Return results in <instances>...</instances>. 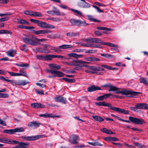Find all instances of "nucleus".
Segmentation results:
<instances>
[{"label": "nucleus", "mask_w": 148, "mask_h": 148, "mask_svg": "<svg viewBox=\"0 0 148 148\" xmlns=\"http://www.w3.org/2000/svg\"><path fill=\"white\" fill-rule=\"evenodd\" d=\"M83 2L80 3V6L83 8H89L92 5L86 2L85 0L82 1Z\"/></svg>", "instance_id": "nucleus-19"}, {"label": "nucleus", "mask_w": 148, "mask_h": 148, "mask_svg": "<svg viewBox=\"0 0 148 148\" xmlns=\"http://www.w3.org/2000/svg\"><path fill=\"white\" fill-rule=\"evenodd\" d=\"M85 60L88 61L92 62L98 61L100 60V59L99 58L92 57L86 58Z\"/></svg>", "instance_id": "nucleus-26"}, {"label": "nucleus", "mask_w": 148, "mask_h": 148, "mask_svg": "<svg viewBox=\"0 0 148 148\" xmlns=\"http://www.w3.org/2000/svg\"><path fill=\"white\" fill-rule=\"evenodd\" d=\"M136 106L137 110L138 109H148V104L145 103H138Z\"/></svg>", "instance_id": "nucleus-12"}, {"label": "nucleus", "mask_w": 148, "mask_h": 148, "mask_svg": "<svg viewBox=\"0 0 148 148\" xmlns=\"http://www.w3.org/2000/svg\"><path fill=\"white\" fill-rule=\"evenodd\" d=\"M36 57L38 60H45V56L38 55H37Z\"/></svg>", "instance_id": "nucleus-50"}, {"label": "nucleus", "mask_w": 148, "mask_h": 148, "mask_svg": "<svg viewBox=\"0 0 148 148\" xmlns=\"http://www.w3.org/2000/svg\"><path fill=\"white\" fill-rule=\"evenodd\" d=\"M73 47V46L69 45H64L60 46L59 47V49H66Z\"/></svg>", "instance_id": "nucleus-30"}, {"label": "nucleus", "mask_w": 148, "mask_h": 148, "mask_svg": "<svg viewBox=\"0 0 148 148\" xmlns=\"http://www.w3.org/2000/svg\"><path fill=\"white\" fill-rule=\"evenodd\" d=\"M104 45H107L109 46L112 47H119V46L116 45L115 44L112 43H109L107 42H104Z\"/></svg>", "instance_id": "nucleus-36"}, {"label": "nucleus", "mask_w": 148, "mask_h": 148, "mask_svg": "<svg viewBox=\"0 0 148 148\" xmlns=\"http://www.w3.org/2000/svg\"><path fill=\"white\" fill-rule=\"evenodd\" d=\"M71 10L73 12L76 13L77 15L82 16V13L81 12L79 11L78 10H75L73 9H71Z\"/></svg>", "instance_id": "nucleus-46"}, {"label": "nucleus", "mask_w": 148, "mask_h": 148, "mask_svg": "<svg viewBox=\"0 0 148 148\" xmlns=\"http://www.w3.org/2000/svg\"><path fill=\"white\" fill-rule=\"evenodd\" d=\"M25 37H23L24 42L26 43L33 46H37L40 45V42H43L47 40L46 39H38L34 37L33 36H32L31 38L24 35Z\"/></svg>", "instance_id": "nucleus-1"}, {"label": "nucleus", "mask_w": 148, "mask_h": 148, "mask_svg": "<svg viewBox=\"0 0 148 148\" xmlns=\"http://www.w3.org/2000/svg\"><path fill=\"white\" fill-rule=\"evenodd\" d=\"M8 82L10 83L14 86L16 85L19 86H24L29 83V82L25 80H15L12 79H8Z\"/></svg>", "instance_id": "nucleus-6"}, {"label": "nucleus", "mask_w": 148, "mask_h": 148, "mask_svg": "<svg viewBox=\"0 0 148 148\" xmlns=\"http://www.w3.org/2000/svg\"><path fill=\"white\" fill-rule=\"evenodd\" d=\"M75 63V67L74 69L77 70H80L82 69L83 67H87V64H89L90 62L82 60H74V61Z\"/></svg>", "instance_id": "nucleus-5"}, {"label": "nucleus", "mask_w": 148, "mask_h": 148, "mask_svg": "<svg viewBox=\"0 0 148 148\" xmlns=\"http://www.w3.org/2000/svg\"><path fill=\"white\" fill-rule=\"evenodd\" d=\"M101 56H104L106 58H108L109 57H111L112 55L110 54L106 53H101Z\"/></svg>", "instance_id": "nucleus-53"}, {"label": "nucleus", "mask_w": 148, "mask_h": 148, "mask_svg": "<svg viewBox=\"0 0 148 148\" xmlns=\"http://www.w3.org/2000/svg\"><path fill=\"white\" fill-rule=\"evenodd\" d=\"M51 55L47 54L45 56V60H51L52 59Z\"/></svg>", "instance_id": "nucleus-43"}, {"label": "nucleus", "mask_w": 148, "mask_h": 148, "mask_svg": "<svg viewBox=\"0 0 148 148\" xmlns=\"http://www.w3.org/2000/svg\"><path fill=\"white\" fill-rule=\"evenodd\" d=\"M101 132L103 133H105L108 134H113V132L111 130H108L105 128H104L101 130Z\"/></svg>", "instance_id": "nucleus-28"}, {"label": "nucleus", "mask_w": 148, "mask_h": 148, "mask_svg": "<svg viewBox=\"0 0 148 148\" xmlns=\"http://www.w3.org/2000/svg\"><path fill=\"white\" fill-rule=\"evenodd\" d=\"M49 66L50 69H59L61 68V66L60 65L53 64H49Z\"/></svg>", "instance_id": "nucleus-24"}, {"label": "nucleus", "mask_w": 148, "mask_h": 148, "mask_svg": "<svg viewBox=\"0 0 148 148\" xmlns=\"http://www.w3.org/2000/svg\"><path fill=\"white\" fill-rule=\"evenodd\" d=\"M93 118L96 121H103L104 119L101 116H93Z\"/></svg>", "instance_id": "nucleus-27"}, {"label": "nucleus", "mask_w": 148, "mask_h": 148, "mask_svg": "<svg viewBox=\"0 0 148 148\" xmlns=\"http://www.w3.org/2000/svg\"><path fill=\"white\" fill-rule=\"evenodd\" d=\"M33 16L36 17H42L43 15L41 12H34Z\"/></svg>", "instance_id": "nucleus-42"}, {"label": "nucleus", "mask_w": 148, "mask_h": 148, "mask_svg": "<svg viewBox=\"0 0 148 148\" xmlns=\"http://www.w3.org/2000/svg\"><path fill=\"white\" fill-rule=\"evenodd\" d=\"M66 35L71 37H76L79 36V34L78 33H74L73 32H71L67 33Z\"/></svg>", "instance_id": "nucleus-33"}, {"label": "nucleus", "mask_w": 148, "mask_h": 148, "mask_svg": "<svg viewBox=\"0 0 148 148\" xmlns=\"http://www.w3.org/2000/svg\"><path fill=\"white\" fill-rule=\"evenodd\" d=\"M79 140V137L78 136L74 135L73 136L72 139L71 141L69 140L71 144H76L78 143Z\"/></svg>", "instance_id": "nucleus-15"}, {"label": "nucleus", "mask_w": 148, "mask_h": 148, "mask_svg": "<svg viewBox=\"0 0 148 148\" xmlns=\"http://www.w3.org/2000/svg\"><path fill=\"white\" fill-rule=\"evenodd\" d=\"M54 74L55 75H56V76L58 77H62L64 76V74L62 72L56 71H55Z\"/></svg>", "instance_id": "nucleus-39"}, {"label": "nucleus", "mask_w": 148, "mask_h": 148, "mask_svg": "<svg viewBox=\"0 0 148 148\" xmlns=\"http://www.w3.org/2000/svg\"><path fill=\"white\" fill-rule=\"evenodd\" d=\"M39 116L40 117H42L44 118H54L57 117V116L52 114H48L47 113H46L44 114H40Z\"/></svg>", "instance_id": "nucleus-18"}, {"label": "nucleus", "mask_w": 148, "mask_h": 148, "mask_svg": "<svg viewBox=\"0 0 148 148\" xmlns=\"http://www.w3.org/2000/svg\"><path fill=\"white\" fill-rule=\"evenodd\" d=\"M53 8L54 9L52 10L53 12V15H56L58 16H59L60 14L59 10L55 7L54 6L53 7Z\"/></svg>", "instance_id": "nucleus-29"}, {"label": "nucleus", "mask_w": 148, "mask_h": 148, "mask_svg": "<svg viewBox=\"0 0 148 148\" xmlns=\"http://www.w3.org/2000/svg\"><path fill=\"white\" fill-rule=\"evenodd\" d=\"M118 88L116 87L111 85L108 91H115L116 94L121 93L122 95H131L137 96L138 94L141 93V92H140L128 90H118Z\"/></svg>", "instance_id": "nucleus-2"}, {"label": "nucleus", "mask_w": 148, "mask_h": 148, "mask_svg": "<svg viewBox=\"0 0 148 148\" xmlns=\"http://www.w3.org/2000/svg\"><path fill=\"white\" fill-rule=\"evenodd\" d=\"M54 99L57 102H61L64 104L66 103L67 102L66 99L61 96L55 97Z\"/></svg>", "instance_id": "nucleus-17"}, {"label": "nucleus", "mask_w": 148, "mask_h": 148, "mask_svg": "<svg viewBox=\"0 0 148 148\" xmlns=\"http://www.w3.org/2000/svg\"><path fill=\"white\" fill-rule=\"evenodd\" d=\"M31 106L32 107L36 108H44L45 106V105L38 103H32Z\"/></svg>", "instance_id": "nucleus-16"}, {"label": "nucleus", "mask_w": 148, "mask_h": 148, "mask_svg": "<svg viewBox=\"0 0 148 148\" xmlns=\"http://www.w3.org/2000/svg\"><path fill=\"white\" fill-rule=\"evenodd\" d=\"M129 119L130 121L123 119V121L128 123H130L131 121L135 124L139 125H142L145 123V121L141 118H138L133 116H130L129 117Z\"/></svg>", "instance_id": "nucleus-4"}, {"label": "nucleus", "mask_w": 148, "mask_h": 148, "mask_svg": "<svg viewBox=\"0 0 148 148\" xmlns=\"http://www.w3.org/2000/svg\"><path fill=\"white\" fill-rule=\"evenodd\" d=\"M90 47L101 48L102 47L100 45H97L95 44H90Z\"/></svg>", "instance_id": "nucleus-47"}, {"label": "nucleus", "mask_w": 148, "mask_h": 148, "mask_svg": "<svg viewBox=\"0 0 148 148\" xmlns=\"http://www.w3.org/2000/svg\"><path fill=\"white\" fill-rule=\"evenodd\" d=\"M111 110L117 112L123 113L125 114H129V112L128 110H125L123 109L115 107H112Z\"/></svg>", "instance_id": "nucleus-9"}, {"label": "nucleus", "mask_w": 148, "mask_h": 148, "mask_svg": "<svg viewBox=\"0 0 148 148\" xmlns=\"http://www.w3.org/2000/svg\"><path fill=\"white\" fill-rule=\"evenodd\" d=\"M89 25V24L87 23L84 20L81 21L79 20L78 23V26H83L86 27Z\"/></svg>", "instance_id": "nucleus-23"}, {"label": "nucleus", "mask_w": 148, "mask_h": 148, "mask_svg": "<svg viewBox=\"0 0 148 148\" xmlns=\"http://www.w3.org/2000/svg\"><path fill=\"white\" fill-rule=\"evenodd\" d=\"M101 89L98 86H91L87 88V90L90 92H92L97 90H100Z\"/></svg>", "instance_id": "nucleus-21"}, {"label": "nucleus", "mask_w": 148, "mask_h": 148, "mask_svg": "<svg viewBox=\"0 0 148 148\" xmlns=\"http://www.w3.org/2000/svg\"><path fill=\"white\" fill-rule=\"evenodd\" d=\"M44 135H38L35 136H27V141H32L36 140L45 137Z\"/></svg>", "instance_id": "nucleus-10"}, {"label": "nucleus", "mask_w": 148, "mask_h": 148, "mask_svg": "<svg viewBox=\"0 0 148 148\" xmlns=\"http://www.w3.org/2000/svg\"><path fill=\"white\" fill-rule=\"evenodd\" d=\"M14 133L16 132H21L24 131V128L23 127H18L14 129Z\"/></svg>", "instance_id": "nucleus-35"}, {"label": "nucleus", "mask_w": 148, "mask_h": 148, "mask_svg": "<svg viewBox=\"0 0 148 148\" xmlns=\"http://www.w3.org/2000/svg\"><path fill=\"white\" fill-rule=\"evenodd\" d=\"M47 19L51 20L54 21H61L60 19L58 17L49 18H47Z\"/></svg>", "instance_id": "nucleus-44"}, {"label": "nucleus", "mask_w": 148, "mask_h": 148, "mask_svg": "<svg viewBox=\"0 0 148 148\" xmlns=\"http://www.w3.org/2000/svg\"><path fill=\"white\" fill-rule=\"evenodd\" d=\"M97 50H88L85 52L86 53H94L97 52Z\"/></svg>", "instance_id": "nucleus-56"}, {"label": "nucleus", "mask_w": 148, "mask_h": 148, "mask_svg": "<svg viewBox=\"0 0 148 148\" xmlns=\"http://www.w3.org/2000/svg\"><path fill=\"white\" fill-rule=\"evenodd\" d=\"M3 133L11 134L14 133V129L5 130H4Z\"/></svg>", "instance_id": "nucleus-34"}, {"label": "nucleus", "mask_w": 148, "mask_h": 148, "mask_svg": "<svg viewBox=\"0 0 148 148\" xmlns=\"http://www.w3.org/2000/svg\"><path fill=\"white\" fill-rule=\"evenodd\" d=\"M62 79L64 80L65 81L68 82H73V79H69L66 78H63Z\"/></svg>", "instance_id": "nucleus-49"}, {"label": "nucleus", "mask_w": 148, "mask_h": 148, "mask_svg": "<svg viewBox=\"0 0 148 148\" xmlns=\"http://www.w3.org/2000/svg\"><path fill=\"white\" fill-rule=\"evenodd\" d=\"M79 20H75L73 19H71L70 21L72 25H76L78 26Z\"/></svg>", "instance_id": "nucleus-32"}, {"label": "nucleus", "mask_w": 148, "mask_h": 148, "mask_svg": "<svg viewBox=\"0 0 148 148\" xmlns=\"http://www.w3.org/2000/svg\"><path fill=\"white\" fill-rule=\"evenodd\" d=\"M85 41L89 42L90 43H97L100 44L104 45V42L101 40V39L98 38H88L86 39Z\"/></svg>", "instance_id": "nucleus-7"}, {"label": "nucleus", "mask_w": 148, "mask_h": 148, "mask_svg": "<svg viewBox=\"0 0 148 148\" xmlns=\"http://www.w3.org/2000/svg\"><path fill=\"white\" fill-rule=\"evenodd\" d=\"M96 105L98 106H107L109 107L110 108L111 110L112 107H113L111 106V104L106 103V102L103 101L99 102H96L95 103Z\"/></svg>", "instance_id": "nucleus-14"}, {"label": "nucleus", "mask_w": 148, "mask_h": 148, "mask_svg": "<svg viewBox=\"0 0 148 148\" xmlns=\"http://www.w3.org/2000/svg\"><path fill=\"white\" fill-rule=\"evenodd\" d=\"M129 108L130 109L133 111L135 112H138V111L137 110L136 106H135V107H132L130 106L129 107Z\"/></svg>", "instance_id": "nucleus-61"}, {"label": "nucleus", "mask_w": 148, "mask_h": 148, "mask_svg": "<svg viewBox=\"0 0 148 148\" xmlns=\"http://www.w3.org/2000/svg\"><path fill=\"white\" fill-rule=\"evenodd\" d=\"M8 97V94L1 93V98H6Z\"/></svg>", "instance_id": "nucleus-58"}, {"label": "nucleus", "mask_w": 148, "mask_h": 148, "mask_svg": "<svg viewBox=\"0 0 148 148\" xmlns=\"http://www.w3.org/2000/svg\"><path fill=\"white\" fill-rule=\"evenodd\" d=\"M88 17L89 20L91 21L95 22H100V21L94 18L93 16H92L88 15Z\"/></svg>", "instance_id": "nucleus-37"}, {"label": "nucleus", "mask_w": 148, "mask_h": 148, "mask_svg": "<svg viewBox=\"0 0 148 148\" xmlns=\"http://www.w3.org/2000/svg\"><path fill=\"white\" fill-rule=\"evenodd\" d=\"M95 34L97 36H99L101 35V33L99 31H96L95 32Z\"/></svg>", "instance_id": "nucleus-63"}, {"label": "nucleus", "mask_w": 148, "mask_h": 148, "mask_svg": "<svg viewBox=\"0 0 148 148\" xmlns=\"http://www.w3.org/2000/svg\"><path fill=\"white\" fill-rule=\"evenodd\" d=\"M34 12L33 11H29V10H26L24 11V14L26 15H29L31 16H33Z\"/></svg>", "instance_id": "nucleus-45"}, {"label": "nucleus", "mask_w": 148, "mask_h": 148, "mask_svg": "<svg viewBox=\"0 0 148 148\" xmlns=\"http://www.w3.org/2000/svg\"><path fill=\"white\" fill-rule=\"evenodd\" d=\"M10 31L8 30H0V34H9Z\"/></svg>", "instance_id": "nucleus-60"}, {"label": "nucleus", "mask_w": 148, "mask_h": 148, "mask_svg": "<svg viewBox=\"0 0 148 148\" xmlns=\"http://www.w3.org/2000/svg\"><path fill=\"white\" fill-rule=\"evenodd\" d=\"M34 51L36 52H39L40 53H50V51L48 50H46L41 48H37L34 50Z\"/></svg>", "instance_id": "nucleus-20"}, {"label": "nucleus", "mask_w": 148, "mask_h": 148, "mask_svg": "<svg viewBox=\"0 0 148 148\" xmlns=\"http://www.w3.org/2000/svg\"><path fill=\"white\" fill-rule=\"evenodd\" d=\"M98 29L103 30L110 31V29L104 27H97Z\"/></svg>", "instance_id": "nucleus-41"}, {"label": "nucleus", "mask_w": 148, "mask_h": 148, "mask_svg": "<svg viewBox=\"0 0 148 148\" xmlns=\"http://www.w3.org/2000/svg\"><path fill=\"white\" fill-rule=\"evenodd\" d=\"M50 49L51 50H53V51L55 52H59L61 51V50L57 47H50Z\"/></svg>", "instance_id": "nucleus-38"}, {"label": "nucleus", "mask_w": 148, "mask_h": 148, "mask_svg": "<svg viewBox=\"0 0 148 148\" xmlns=\"http://www.w3.org/2000/svg\"><path fill=\"white\" fill-rule=\"evenodd\" d=\"M30 21L32 22L37 24L38 26L42 28L49 29L55 28V27L54 26L47 24L46 22H43L40 20L31 19H30Z\"/></svg>", "instance_id": "nucleus-3"}, {"label": "nucleus", "mask_w": 148, "mask_h": 148, "mask_svg": "<svg viewBox=\"0 0 148 148\" xmlns=\"http://www.w3.org/2000/svg\"><path fill=\"white\" fill-rule=\"evenodd\" d=\"M0 142L7 144H17L18 142L16 140H12L6 138L0 137Z\"/></svg>", "instance_id": "nucleus-8"}, {"label": "nucleus", "mask_w": 148, "mask_h": 148, "mask_svg": "<svg viewBox=\"0 0 148 148\" xmlns=\"http://www.w3.org/2000/svg\"><path fill=\"white\" fill-rule=\"evenodd\" d=\"M19 145H16L15 147H10L9 148H27L28 147L29 144L28 143H25L21 142L18 143Z\"/></svg>", "instance_id": "nucleus-13"}, {"label": "nucleus", "mask_w": 148, "mask_h": 148, "mask_svg": "<svg viewBox=\"0 0 148 148\" xmlns=\"http://www.w3.org/2000/svg\"><path fill=\"white\" fill-rule=\"evenodd\" d=\"M21 48H21V49L22 50L24 51H26L28 50V48L27 47V46L25 44L23 45L22 47Z\"/></svg>", "instance_id": "nucleus-51"}, {"label": "nucleus", "mask_w": 148, "mask_h": 148, "mask_svg": "<svg viewBox=\"0 0 148 148\" xmlns=\"http://www.w3.org/2000/svg\"><path fill=\"white\" fill-rule=\"evenodd\" d=\"M104 99H106L108 98L110 96L112 95V94L110 93L106 94L103 95Z\"/></svg>", "instance_id": "nucleus-64"}, {"label": "nucleus", "mask_w": 148, "mask_h": 148, "mask_svg": "<svg viewBox=\"0 0 148 148\" xmlns=\"http://www.w3.org/2000/svg\"><path fill=\"white\" fill-rule=\"evenodd\" d=\"M139 80L140 83L144 84L145 85H148V81H147V78H145L143 77H140Z\"/></svg>", "instance_id": "nucleus-25"}, {"label": "nucleus", "mask_w": 148, "mask_h": 148, "mask_svg": "<svg viewBox=\"0 0 148 148\" xmlns=\"http://www.w3.org/2000/svg\"><path fill=\"white\" fill-rule=\"evenodd\" d=\"M7 53L8 56L13 57L16 54V52L15 50L11 49L8 51L7 52Z\"/></svg>", "instance_id": "nucleus-22"}, {"label": "nucleus", "mask_w": 148, "mask_h": 148, "mask_svg": "<svg viewBox=\"0 0 148 148\" xmlns=\"http://www.w3.org/2000/svg\"><path fill=\"white\" fill-rule=\"evenodd\" d=\"M51 32L48 29L41 30V34H49Z\"/></svg>", "instance_id": "nucleus-48"}, {"label": "nucleus", "mask_w": 148, "mask_h": 148, "mask_svg": "<svg viewBox=\"0 0 148 148\" xmlns=\"http://www.w3.org/2000/svg\"><path fill=\"white\" fill-rule=\"evenodd\" d=\"M18 23L21 24H27L29 23L27 21L23 19H18Z\"/></svg>", "instance_id": "nucleus-40"}, {"label": "nucleus", "mask_w": 148, "mask_h": 148, "mask_svg": "<svg viewBox=\"0 0 148 148\" xmlns=\"http://www.w3.org/2000/svg\"><path fill=\"white\" fill-rule=\"evenodd\" d=\"M92 6L94 8H95L97 10L98 12L99 13L103 12L104 11L101 10L97 6L95 5H92Z\"/></svg>", "instance_id": "nucleus-52"}, {"label": "nucleus", "mask_w": 148, "mask_h": 148, "mask_svg": "<svg viewBox=\"0 0 148 148\" xmlns=\"http://www.w3.org/2000/svg\"><path fill=\"white\" fill-rule=\"evenodd\" d=\"M19 72L21 74H22V76L27 77V74L25 71H22V70H20L19 71Z\"/></svg>", "instance_id": "nucleus-59"}, {"label": "nucleus", "mask_w": 148, "mask_h": 148, "mask_svg": "<svg viewBox=\"0 0 148 148\" xmlns=\"http://www.w3.org/2000/svg\"><path fill=\"white\" fill-rule=\"evenodd\" d=\"M88 143L90 145L93 146H101L103 145H102L101 144L97 142H88Z\"/></svg>", "instance_id": "nucleus-31"}, {"label": "nucleus", "mask_w": 148, "mask_h": 148, "mask_svg": "<svg viewBox=\"0 0 148 148\" xmlns=\"http://www.w3.org/2000/svg\"><path fill=\"white\" fill-rule=\"evenodd\" d=\"M16 65L17 66L21 67L28 66L29 65L28 64H22L18 63L16 64Z\"/></svg>", "instance_id": "nucleus-57"}, {"label": "nucleus", "mask_w": 148, "mask_h": 148, "mask_svg": "<svg viewBox=\"0 0 148 148\" xmlns=\"http://www.w3.org/2000/svg\"><path fill=\"white\" fill-rule=\"evenodd\" d=\"M84 51V49H76L72 51V52H81Z\"/></svg>", "instance_id": "nucleus-54"}, {"label": "nucleus", "mask_w": 148, "mask_h": 148, "mask_svg": "<svg viewBox=\"0 0 148 148\" xmlns=\"http://www.w3.org/2000/svg\"><path fill=\"white\" fill-rule=\"evenodd\" d=\"M68 56L70 57H72L74 58H76V53H69L68 55Z\"/></svg>", "instance_id": "nucleus-55"}, {"label": "nucleus", "mask_w": 148, "mask_h": 148, "mask_svg": "<svg viewBox=\"0 0 148 148\" xmlns=\"http://www.w3.org/2000/svg\"><path fill=\"white\" fill-rule=\"evenodd\" d=\"M9 19L8 17H3L0 18V22L5 21L8 20Z\"/></svg>", "instance_id": "nucleus-62"}, {"label": "nucleus", "mask_w": 148, "mask_h": 148, "mask_svg": "<svg viewBox=\"0 0 148 148\" xmlns=\"http://www.w3.org/2000/svg\"><path fill=\"white\" fill-rule=\"evenodd\" d=\"M41 123L37 121H33L29 122L28 126L32 128H36L39 127L41 125Z\"/></svg>", "instance_id": "nucleus-11"}]
</instances>
